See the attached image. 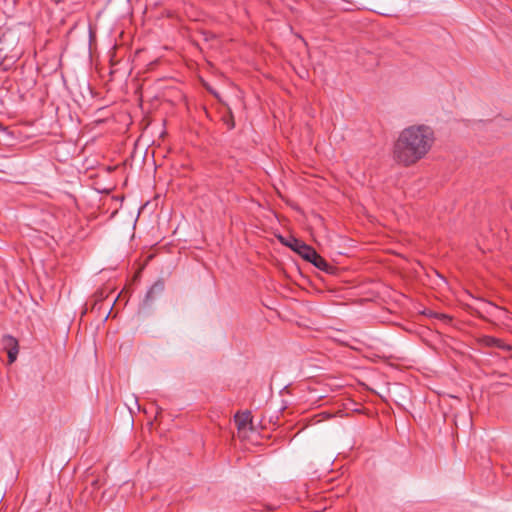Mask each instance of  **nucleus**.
<instances>
[{
	"instance_id": "nucleus-1",
	"label": "nucleus",
	"mask_w": 512,
	"mask_h": 512,
	"mask_svg": "<svg viewBox=\"0 0 512 512\" xmlns=\"http://www.w3.org/2000/svg\"><path fill=\"white\" fill-rule=\"evenodd\" d=\"M434 141L431 127L424 124L408 126L399 133L394 142L393 158L398 164L410 167L426 157Z\"/></svg>"
},
{
	"instance_id": "nucleus-2",
	"label": "nucleus",
	"mask_w": 512,
	"mask_h": 512,
	"mask_svg": "<svg viewBox=\"0 0 512 512\" xmlns=\"http://www.w3.org/2000/svg\"><path fill=\"white\" fill-rule=\"evenodd\" d=\"M282 243H284L286 246L291 248L293 251L298 253L303 259L309 258V255L312 253L314 248L307 245L302 240H299L295 237H290L288 240L284 241L283 238H281Z\"/></svg>"
},
{
	"instance_id": "nucleus-3",
	"label": "nucleus",
	"mask_w": 512,
	"mask_h": 512,
	"mask_svg": "<svg viewBox=\"0 0 512 512\" xmlns=\"http://www.w3.org/2000/svg\"><path fill=\"white\" fill-rule=\"evenodd\" d=\"M2 344L4 346V349L7 351L8 354V361L10 364L16 361L18 352H19V344L18 340L11 336V335H5L2 339Z\"/></svg>"
},
{
	"instance_id": "nucleus-4",
	"label": "nucleus",
	"mask_w": 512,
	"mask_h": 512,
	"mask_svg": "<svg viewBox=\"0 0 512 512\" xmlns=\"http://www.w3.org/2000/svg\"><path fill=\"white\" fill-rule=\"evenodd\" d=\"M234 421L239 431L246 430L252 424L251 413L249 411L237 412Z\"/></svg>"
},
{
	"instance_id": "nucleus-5",
	"label": "nucleus",
	"mask_w": 512,
	"mask_h": 512,
	"mask_svg": "<svg viewBox=\"0 0 512 512\" xmlns=\"http://www.w3.org/2000/svg\"><path fill=\"white\" fill-rule=\"evenodd\" d=\"M306 260L322 271H328L330 268L328 262L322 256H320L315 249Z\"/></svg>"
},
{
	"instance_id": "nucleus-6",
	"label": "nucleus",
	"mask_w": 512,
	"mask_h": 512,
	"mask_svg": "<svg viewBox=\"0 0 512 512\" xmlns=\"http://www.w3.org/2000/svg\"><path fill=\"white\" fill-rule=\"evenodd\" d=\"M164 290V282L162 280L156 281L150 289L147 291L145 296V302L148 303L155 299L157 295L162 293Z\"/></svg>"
},
{
	"instance_id": "nucleus-7",
	"label": "nucleus",
	"mask_w": 512,
	"mask_h": 512,
	"mask_svg": "<svg viewBox=\"0 0 512 512\" xmlns=\"http://www.w3.org/2000/svg\"><path fill=\"white\" fill-rule=\"evenodd\" d=\"M425 314L428 315L429 317H434L436 319H439L440 321H442L444 323H450L452 320V317L447 314L437 313V312H433L431 310H429L428 312H425Z\"/></svg>"
},
{
	"instance_id": "nucleus-8",
	"label": "nucleus",
	"mask_w": 512,
	"mask_h": 512,
	"mask_svg": "<svg viewBox=\"0 0 512 512\" xmlns=\"http://www.w3.org/2000/svg\"><path fill=\"white\" fill-rule=\"evenodd\" d=\"M484 342L488 346H496L503 349L506 348V346L502 344L500 339H496L494 337H485Z\"/></svg>"
},
{
	"instance_id": "nucleus-9",
	"label": "nucleus",
	"mask_w": 512,
	"mask_h": 512,
	"mask_svg": "<svg viewBox=\"0 0 512 512\" xmlns=\"http://www.w3.org/2000/svg\"><path fill=\"white\" fill-rule=\"evenodd\" d=\"M493 309L500 311L501 309L497 306H492Z\"/></svg>"
}]
</instances>
